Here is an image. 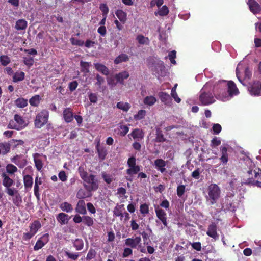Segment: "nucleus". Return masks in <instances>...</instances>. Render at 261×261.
<instances>
[{"instance_id": "nucleus-11", "label": "nucleus", "mask_w": 261, "mask_h": 261, "mask_svg": "<svg viewBox=\"0 0 261 261\" xmlns=\"http://www.w3.org/2000/svg\"><path fill=\"white\" fill-rule=\"evenodd\" d=\"M49 240V235L48 233H45L42 235L36 243L34 247L35 251H38L44 247Z\"/></svg>"}, {"instance_id": "nucleus-63", "label": "nucleus", "mask_w": 261, "mask_h": 261, "mask_svg": "<svg viewBox=\"0 0 261 261\" xmlns=\"http://www.w3.org/2000/svg\"><path fill=\"white\" fill-rule=\"evenodd\" d=\"M35 165L38 171H40L43 167L42 162L40 159H36L34 160Z\"/></svg>"}, {"instance_id": "nucleus-23", "label": "nucleus", "mask_w": 261, "mask_h": 261, "mask_svg": "<svg viewBox=\"0 0 261 261\" xmlns=\"http://www.w3.org/2000/svg\"><path fill=\"white\" fill-rule=\"evenodd\" d=\"M41 227V224L40 222L38 220H35L30 224L29 231L35 236Z\"/></svg>"}, {"instance_id": "nucleus-37", "label": "nucleus", "mask_w": 261, "mask_h": 261, "mask_svg": "<svg viewBox=\"0 0 261 261\" xmlns=\"http://www.w3.org/2000/svg\"><path fill=\"white\" fill-rule=\"evenodd\" d=\"M25 73L23 71L16 72L13 76V81L15 83L23 81L24 79Z\"/></svg>"}, {"instance_id": "nucleus-51", "label": "nucleus", "mask_w": 261, "mask_h": 261, "mask_svg": "<svg viewBox=\"0 0 261 261\" xmlns=\"http://www.w3.org/2000/svg\"><path fill=\"white\" fill-rule=\"evenodd\" d=\"M6 171L10 174H13L17 171V168L12 164H9L6 167Z\"/></svg>"}, {"instance_id": "nucleus-22", "label": "nucleus", "mask_w": 261, "mask_h": 261, "mask_svg": "<svg viewBox=\"0 0 261 261\" xmlns=\"http://www.w3.org/2000/svg\"><path fill=\"white\" fill-rule=\"evenodd\" d=\"M250 11L254 14L258 13L260 11V6L255 0H249L248 2Z\"/></svg>"}, {"instance_id": "nucleus-30", "label": "nucleus", "mask_w": 261, "mask_h": 261, "mask_svg": "<svg viewBox=\"0 0 261 261\" xmlns=\"http://www.w3.org/2000/svg\"><path fill=\"white\" fill-rule=\"evenodd\" d=\"M13 198L12 199L13 202L15 205L17 207H19L21 205L22 200V197L20 194L18 192V191L17 190V192H14V194L13 195Z\"/></svg>"}, {"instance_id": "nucleus-48", "label": "nucleus", "mask_w": 261, "mask_h": 261, "mask_svg": "<svg viewBox=\"0 0 261 261\" xmlns=\"http://www.w3.org/2000/svg\"><path fill=\"white\" fill-rule=\"evenodd\" d=\"M156 101V98L153 96H146L143 100L144 103L148 106L153 105Z\"/></svg>"}, {"instance_id": "nucleus-13", "label": "nucleus", "mask_w": 261, "mask_h": 261, "mask_svg": "<svg viewBox=\"0 0 261 261\" xmlns=\"http://www.w3.org/2000/svg\"><path fill=\"white\" fill-rule=\"evenodd\" d=\"M11 161L18 166L19 168H24L27 164V159L21 155H16L11 159Z\"/></svg>"}, {"instance_id": "nucleus-2", "label": "nucleus", "mask_w": 261, "mask_h": 261, "mask_svg": "<svg viewBox=\"0 0 261 261\" xmlns=\"http://www.w3.org/2000/svg\"><path fill=\"white\" fill-rule=\"evenodd\" d=\"M243 184L261 188V169H249L243 179Z\"/></svg>"}, {"instance_id": "nucleus-56", "label": "nucleus", "mask_w": 261, "mask_h": 261, "mask_svg": "<svg viewBox=\"0 0 261 261\" xmlns=\"http://www.w3.org/2000/svg\"><path fill=\"white\" fill-rule=\"evenodd\" d=\"M96 252L95 250L92 248H90L86 256V259L90 260L94 258L96 256Z\"/></svg>"}, {"instance_id": "nucleus-4", "label": "nucleus", "mask_w": 261, "mask_h": 261, "mask_svg": "<svg viewBox=\"0 0 261 261\" xmlns=\"http://www.w3.org/2000/svg\"><path fill=\"white\" fill-rule=\"evenodd\" d=\"M220 188L216 184H211L208 188V196L206 200L210 201L211 205L215 204L220 196Z\"/></svg>"}, {"instance_id": "nucleus-55", "label": "nucleus", "mask_w": 261, "mask_h": 261, "mask_svg": "<svg viewBox=\"0 0 261 261\" xmlns=\"http://www.w3.org/2000/svg\"><path fill=\"white\" fill-rule=\"evenodd\" d=\"M140 212L144 215L147 214L149 213L148 205L146 203L141 204L140 206Z\"/></svg>"}, {"instance_id": "nucleus-26", "label": "nucleus", "mask_w": 261, "mask_h": 261, "mask_svg": "<svg viewBox=\"0 0 261 261\" xmlns=\"http://www.w3.org/2000/svg\"><path fill=\"white\" fill-rule=\"evenodd\" d=\"M56 218L57 221L61 225H64L68 223L70 217H69L67 214L62 212L58 214V215L57 216Z\"/></svg>"}, {"instance_id": "nucleus-19", "label": "nucleus", "mask_w": 261, "mask_h": 261, "mask_svg": "<svg viewBox=\"0 0 261 261\" xmlns=\"http://www.w3.org/2000/svg\"><path fill=\"white\" fill-rule=\"evenodd\" d=\"M63 118L67 123L71 122L74 118L72 110L70 108H66L63 111Z\"/></svg>"}, {"instance_id": "nucleus-12", "label": "nucleus", "mask_w": 261, "mask_h": 261, "mask_svg": "<svg viewBox=\"0 0 261 261\" xmlns=\"http://www.w3.org/2000/svg\"><path fill=\"white\" fill-rule=\"evenodd\" d=\"M155 212L157 218L162 222L164 227L168 226L167 214L165 211L162 209L158 207L155 208Z\"/></svg>"}, {"instance_id": "nucleus-27", "label": "nucleus", "mask_w": 261, "mask_h": 261, "mask_svg": "<svg viewBox=\"0 0 261 261\" xmlns=\"http://www.w3.org/2000/svg\"><path fill=\"white\" fill-rule=\"evenodd\" d=\"M129 76V73L126 71L121 72L115 75V79L117 82L123 84L124 80L127 79Z\"/></svg>"}, {"instance_id": "nucleus-59", "label": "nucleus", "mask_w": 261, "mask_h": 261, "mask_svg": "<svg viewBox=\"0 0 261 261\" xmlns=\"http://www.w3.org/2000/svg\"><path fill=\"white\" fill-rule=\"evenodd\" d=\"M65 255L67 256L69 258L72 259L73 260H77L79 257L78 253H73L69 251H65Z\"/></svg>"}, {"instance_id": "nucleus-53", "label": "nucleus", "mask_w": 261, "mask_h": 261, "mask_svg": "<svg viewBox=\"0 0 261 261\" xmlns=\"http://www.w3.org/2000/svg\"><path fill=\"white\" fill-rule=\"evenodd\" d=\"M146 111L144 110H139L137 114H135L134 116V119L136 120H140L144 118L146 115Z\"/></svg>"}, {"instance_id": "nucleus-7", "label": "nucleus", "mask_w": 261, "mask_h": 261, "mask_svg": "<svg viewBox=\"0 0 261 261\" xmlns=\"http://www.w3.org/2000/svg\"><path fill=\"white\" fill-rule=\"evenodd\" d=\"M199 101L202 106H207L214 103L215 99L211 92L201 91L199 95Z\"/></svg>"}, {"instance_id": "nucleus-32", "label": "nucleus", "mask_w": 261, "mask_h": 261, "mask_svg": "<svg viewBox=\"0 0 261 261\" xmlns=\"http://www.w3.org/2000/svg\"><path fill=\"white\" fill-rule=\"evenodd\" d=\"M37 180H38V176H37L35 180V185H34V194L37 199L38 200H40V193H39V185L42 184V181L41 179H39V182H37Z\"/></svg>"}, {"instance_id": "nucleus-1", "label": "nucleus", "mask_w": 261, "mask_h": 261, "mask_svg": "<svg viewBox=\"0 0 261 261\" xmlns=\"http://www.w3.org/2000/svg\"><path fill=\"white\" fill-rule=\"evenodd\" d=\"M78 171L81 178L84 182V187L87 191H95L98 189V180L94 175H88L87 172L82 167H79Z\"/></svg>"}, {"instance_id": "nucleus-25", "label": "nucleus", "mask_w": 261, "mask_h": 261, "mask_svg": "<svg viewBox=\"0 0 261 261\" xmlns=\"http://www.w3.org/2000/svg\"><path fill=\"white\" fill-rule=\"evenodd\" d=\"M125 211L124 205H119L118 204L114 207L113 210V215L116 217H119L122 220L123 218V212Z\"/></svg>"}, {"instance_id": "nucleus-46", "label": "nucleus", "mask_w": 261, "mask_h": 261, "mask_svg": "<svg viewBox=\"0 0 261 261\" xmlns=\"http://www.w3.org/2000/svg\"><path fill=\"white\" fill-rule=\"evenodd\" d=\"M165 138L162 133V131L160 128L156 129L155 141L157 142H163L165 141Z\"/></svg>"}, {"instance_id": "nucleus-50", "label": "nucleus", "mask_w": 261, "mask_h": 261, "mask_svg": "<svg viewBox=\"0 0 261 261\" xmlns=\"http://www.w3.org/2000/svg\"><path fill=\"white\" fill-rule=\"evenodd\" d=\"M136 40L140 44H147L149 43V39L147 37H144L143 35H139L136 37Z\"/></svg>"}, {"instance_id": "nucleus-44", "label": "nucleus", "mask_w": 261, "mask_h": 261, "mask_svg": "<svg viewBox=\"0 0 261 261\" xmlns=\"http://www.w3.org/2000/svg\"><path fill=\"white\" fill-rule=\"evenodd\" d=\"M130 105L128 102H118L117 103V108L125 112H127L130 108Z\"/></svg>"}, {"instance_id": "nucleus-54", "label": "nucleus", "mask_w": 261, "mask_h": 261, "mask_svg": "<svg viewBox=\"0 0 261 261\" xmlns=\"http://www.w3.org/2000/svg\"><path fill=\"white\" fill-rule=\"evenodd\" d=\"M99 9L102 13L103 16H107L109 9L106 4H101L99 6Z\"/></svg>"}, {"instance_id": "nucleus-34", "label": "nucleus", "mask_w": 261, "mask_h": 261, "mask_svg": "<svg viewBox=\"0 0 261 261\" xmlns=\"http://www.w3.org/2000/svg\"><path fill=\"white\" fill-rule=\"evenodd\" d=\"M10 148L11 145L9 143L4 142L0 143V149L3 155H5L8 153L10 150Z\"/></svg>"}, {"instance_id": "nucleus-35", "label": "nucleus", "mask_w": 261, "mask_h": 261, "mask_svg": "<svg viewBox=\"0 0 261 261\" xmlns=\"http://www.w3.org/2000/svg\"><path fill=\"white\" fill-rule=\"evenodd\" d=\"M98 157L101 160H103L107 155V150L103 147H99L98 145L96 146Z\"/></svg>"}, {"instance_id": "nucleus-28", "label": "nucleus", "mask_w": 261, "mask_h": 261, "mask_svg": "<svg viewBox=\"0 0 261 261\" xmlns=\"http://www.w3.org/2000/svg\"><path fill=\"white\" fill-rule=\"evenodd\" d=\"M24 186L25 190L31 189L33 185V178L30 175L23 176Z\"/></svg>"}, {"instance_id": "nucleus-62", "label": "nucleus", "mask_w": 261, "mask_h": 261, "mask_svg": "<svg viewBox=\"0 0 261 261\" xmlns=\"http://www.w3.org/2000/svg\"><path fill=\"white\" fill-rule=\"evenodd\" d=\"M70 41L72 45H77L79 46H82L84 44V42L83 41H82L81 40L76 39L74 38H71L70 39Z\"/></svg>"}, {"instance_id": "nucleus-52", "label": "nucleus", "mask_w": 261, "mask_h": 261, "mask_svg": "<svg viewBox=\"0 0 261 261\" xmlns=\"http://www.w3.org/2000/svg\"><path fill=\"white\" fill-rule=\"evenodd\" d=\"M10 62V59L8 56L2 55L0 56V62L3 66H7Z\"/></svg>"}, {"instance_id": "nucleus-31", "label": "nucleus", "mask_w": 261, "mask_h": 261, "mask_svg": "<svg viewBox=\"0 0 261 261\" xmlns=\"http://www.w3.org/2000/svg\"><path fill=\"white\" fill-rule=\"evenodd\" d=\"M129 59V57L127 54H121L115 58L114 62L116 64H118L122 62H127Z\"/></svg>"}, {"instance_id": "nucleus-20", "label": "nucleus", "mask_w": 261, "mask_h": 261, "mask_svg": "<svg viewBox=\"0 0 261 261\" xmlns=\"http://www.w3.org/2000/svg\"><path fill=\"white\" fill-rule=\"evenodd\" d=\"M158 96L161 101L165 105L170 106L172 102V98L169 94L165 92H160Z\"/></svg>"}, {"instance_id": "nucleus-49", "label": "nucleus", "mask_w": 261, "mask_h": 261, "mask_svg": "<svg viewBox=\"0 0 261 261\" xmlns=\"http://www.w3.org/2000/svg\"><path fill=\"white\" fill-rule=\"evenodd\" d=\"M101 176L104 181L107 184H110L114 180V178L110 174H108L106 173L105 172H102L101 173Z\"/></svg>"}, {"instance_id": "nucleus-15", "label": "nucleus", "mask_w": 261, "mask_h": 261, "mask_svg": "<svg viewBox=\"0 0 261 261\" xmlns=\"http://www.w3.org/2000/svg\"><path fill=\"white\" fill-rule=\"evenodd\" d=\"M141 238L140 236L136 237L135 238H127L125 240V245L131 248H136L141 244Z\"/></svg>"}, {"instance_id": "nucleus-61", "label": "nucleus", "mask_w": 261, "mask_h": 261, "mask_svg": "<svg viewBox=\"0 0 261 261\" xmlns=\"http://www.w3.org/2000/svg\"><path fill=\"white\" fill-rule=\"evenodd\" d=\"M129 127L124 125L120 126V134L122 136H125L129 131Z\"/></svg>"}, {"instance_id": "nucleus-36", "label": "nucleus", "mask_w": 261, "mask_h": 261, "mask_svg": "<svg viewBox=\"0 0 261 261\" xmlns=\"http://www.w3.org/2000/svg\"><path fill=\"white\" fill-rule=\"evenodd\" d=\"M60 208L64 212H66L67 213H70L73 210V207L72 205L67 202H64L60 204Z\"/></svg>"}, {"instance_id": "nucleus-18", "label": "nucleus", "mask_w": 261, "mask_h": 261, "mask_svg": "<svg viewBox=\"0 0 261 261\" xmlns=\"http://www.w3.org/2000/svg\"><path fill=\"white\" fill-rule=\"evenodd\" d=\"M220 150L221 153L220 160L223 165H225L228 161V148L225 146H221L220 147Z\"/></svg>"}, {"instance_id": "nucleus-40", "label": "nucleus", "mask_w": 261, "mask_h": 261, "mask_svg": "<svg viewBox=\"0 0 261 261\" xmlns=\"http://www.w3.org/2000/svg\"><path fill=\"white\" fill-rule=\"evenodd\" d=\"M40 96L36 95L29 99V103L33 107H38L40 103Z\"/></svg>"}, {"instance_id": "nucleus-41", "label": "nucleus", "mask_w": 261, "mask_h": 261, "mask_svg": "<svg viewBox=\"0 0 261 261\" xmlns=\"http://www.w3.org/2000/svg\"><path fill=\"white\" fill-rule=\"evenodd\" d=\"M16 106L20 108H23L28 105V100L23 98H18L15 101Z\"/></svg>"}, {"instance_id": "nucleus-42", "label": "nucleus", "mask_w": 261, "mask_h": 261, "mask_svg": "<svg viewBox=\"0 0 261 261\" xmlns=\"http://www.w3.org/2000/svg\"><path fill=\"white\" fill-rule=\"evenodd\" d=\"M140 170V166L129 167V168L126 169V173L127 175H134L138 174Z\"/></svg>"}, {"instance_id": "nucleus-64", "label": "nucleus", "mask_w": 261, "mask_h": 261, "mask_svg": "<svg viewBox=\"0 0 261 261\" xmlns=\"http://www.w3.org/2000/svg\"><path fill=\"white\" fill-rule=\"evenodd\" d=\"M220 144L221 140L219 139L217 137H215L211 140V146L212 147L218 146L220 145Z\"/></svg>"}, {"instance_id": "nucleus-58", "label": "nucleus", "mask_w": 261, "mask_h": 261, "mask_svg": "<svg viewBox=\"0 0 261 261\" xmlns=\"http://www.w3.org/2000/svg\"><path fill=\"white\" fill-rule=\"evenodd\" d=\"M186 187L185 185H181L177 188V195L178 197H181L185 192Z\"/></svg>"}, {"instance_id": "nucleus-38", "label": "nucleus", "mask_w": 261, "mask_h": 261, "mask_svg": "<svg viewBox=\"0 0 261 261\" xmlns=\"http://www.w3.org/2000/svg\"><path fill=\"white\" fill-rule=\"evenodd\" d=\"M169 12V9L166 5L163 6L158 12H155V15H158L161 16H165L168 14Z\"/></svg>"}, {"instance_id": "nucleus-6", "label": "nucleus", "mask_w": 261, "mask_h": 261, "mask_svg": "<svg viewBox=\"0 0 261 261\" xmlns=\"http://www.w3.org/2000/svg\"><path fill=\"white\" fill-rule=\"evenodd\" d=\"M1 176L3 178L2 184L6 188L5 192L9 196H13L14 192H17V189L11 188L14 184V180L5 173H2Z\"/></svg>"}, {"instance_id": "nucleus-9", "label": "nucleus", "mask_w": 261, "mask_h": 261, "mask_svg": "<svg viewBox=\"0 0 261 261\" xmlns=\"http://www.w3.org/2000/svg\"><path fill=\"white\" fill-rule=\"evenodd\" d=\"M14 120L17 124H15L14 126H12L11 123L10 122L8 125L9 128L20 130L25 127L28 124L23 117L18 114H15L14 115Z\"/></svg>"}, {"instance_id": "nucleus-10", "label": "nucleus", "mask_w": 261, "mask_h": 261, "mask_svg": "<svg viewBox=\"0 0 261 261\" xmlns=\"http://www.w3.org/2000/svg\"><path fill=\"white\" fill-rule=\"evenodd\" d=\"M248 89L251 95H259L261 91V82L256 81L249 83Z\"/></svg>"}, {"instance_id": "nucleus-21", "label": "nucleus", "mask_w": 261, "mask_h": 261, "mask_svg": "<svg viewBox=\"0 0 261 261\" xmlns=\"http://www.w3.org/2000/svg\"><path fill=\"white\" fill-rule=\"evenodd\" d=\"M130 135L133 138L137 141L141 140L143 139L144 136V132L139 128L134 129L132 133L128 135Z\"/></svg>"}, {"instance_id": "nucleus-5", "label": "nucleus", "mask_w": 261, "mask_h": 261, "mask_svg": "<svg viewBox=\"0 0 261 261\" xmlns=\"http://www.w3.org/2000/svg\"><path fill=\"white\" fill-rule=\"evenodd\" d=\"M49 112L47 110H42L36 115L34 124L35 127L41 128L46 124L48 120Z\"/></svg>"}, {"instance_id": "nucleus-45", "label": "nucleus", "mask_w": 261, "mask_h": 261, "mask_svg": "<svg viewBox=\"0 0 261 261\" xmlns=\"http://www.w3.org/2000/svg\"><path fill=\"white\" fill-rule=\"evenodd\" d=\"M80 66L81 67V71L82 72L88 73L90 72L89 67L90 66V63L83 61H81Z\"/></svg>"}, {"instance_id": "nucleus-24", "label": "nucleus", "mask_w": 261, "mask_h": 261, "mask_svg": "<svg viewBox=\"0 0 261 261\" xmlns=\"http://www.w3.org/2000/svg\"><path fill=\"white\" fill-rule=\"evenodd\" d=\"M75 210L77 213L85 215L87 213V211L85 207V201L83 200H79L77 202Z\"/></svg>"}, {"instance_id": "nucleus-43", "label": "nucleus", "mask_w": 261, "mask_h": 261, "mask_svg": "<svg viewBox=\"0 0 261 261\" xmlns=\"http://www.w3.org/2000/svg\"><path fill=\"white\" fill-rule=\"evenodd\" d=\"M73 244L76 250L78 251L81 250L84 247V242L81 239H76Z\"/></svg>"}, {"instance_id": "nucleus-29", "label": "nucleus", "mask_w": 261, "mask_h": 261, "mask_svg": "<svg viewBox=\"0 0 261 261\" xmlns=\"http://www.w3.org/2000/svg\"><path fill=\"white\" fill-rule=\"evenodd\" d=\"M94 66L98 71L103 75H108L109 74V70L105 65L100 63H95Z\"/></svg>"}, {"instance_id": "nucleus-47", "label": "nucleus", "mask_w": 261, "mask_h": 261, "mask_svg": "<svg viewBox=\"0 0 261 261\" xmlns=\"http://www.w3.org/2000/svg\"><path fill=\"white\" fill-rule=\"evenodd\" d=\"M83 223L88 226L91 227L94 224V221L92 217L88 216H83Z\"/></svg>"}, {"instance_id": "nucleus-8", "label": "nucleus", "mask_w": 261, "mask_h": 261, "mask_svg": "<svg viewBox=\"0 0 261 261\" xmlns=\"http://www.w3.org/2000/svg\"><path fill=\"white\" fill-rule=\"evenodd\" d=\"M151 70L158 76H164L166 74V68L164 63L161 60L154 61L151 67Z\"/></svg>"}, {"instance_id": "nucleus-39", "label": "nucleus", "mask_w": 261, "mask_h": 261, "mask_svg": "<svg viewBox=\"0 0 261 261\" xmlns=\"http://www.w3.org/2000/svg\"><path fill=\"white\" fill-rule=\"evenodd\" d=\"M27 27V22L24 19H19L16 21L15 28L17 30H25Z\"/></svg>"}, {"instance_id": "nucleus-16", "label": "nucleus", "mask_w": 261, "mask_h": 261, "mask_svg": "<svg viewBox=\"0 0 261 261\" xmlns=\"http://www.w3.org/2000/svg\"><path fill=\"white\" fill-rule=\"evenodd\" d=\"M227 85V91L228 92V97L232 96L233 95H237L239 93V90L237 87L236 84L232 81H228Z\"/></svg>"}, {"instance_id": "nucleus-14", "label": "nucleus", "mask_w": 261, "mask_h": 261, "mask_svg": "<svg viewBox=\"0 0 261 261\" xmlns=\"http://www.w3.org/2000/svg\"><path fill=\"white\" fill-rule=\"evenodd\" d=\"M217 226L215 222H213L208 225L206 234L216 240L219 238V234L217 232Z\"/></svg>"}, {"instance_id": "nucleus-60", "label": "nucleus", "mask_w": 261, "mask_h": 261, "mask_svg": "<svg viewBox=\"0 0 261 261\" xmlns=\"http://www.w3.org/2000/svg\"><path fill=\"white\" fill-rule=\"evenodd\" d=\"M23 63L28 67L32 66L34 64V60L32 57H24Z\"/></svg>"}, {"instance_id": "nucleus-57", "label": "nucleus", "mask_w": 261, "mask_h": 261, "mask_svg": "<svg viewBox=\"0 0 261 261\" xmlns=\"http://www.w3.org/2000/svg\"><path fill=\"white\" fill-rule=\"evenodd\" d=\"M168 57H169V59H170V62L172 64H176V61L175 60V59L176 57V52L175 50H174L170 51L169 53Z\"/></svg>"}, {"instance_id": "nucleus-17", "label": "nucleus", "mask_w": 261, "mask_h": 261, "mask_svg": "<svg viewBox=\"0 0 261 261\" xmlns=\"http://www.w3.org/2000/svg\"><path fill=\"white\" fill-rule=\"evenodd\" d=\"M154 165L155 168L162 173L166 172V169L165 166L166 165V162L162 159H158L154 162Z\"/></svg>"}, {"instance_id": "nucleus-3", "label": "nucleus", "mask_w": 261, "mask_h": 261, "mask_svg": "<svg viewBox=\"0 0 261 261\" xmlns=\"http://www.w3.org/2000/svg\"><path fill=\"white\" fill-rule=\"evenodd\" d=\"M214 94L217 99L226 101L228 99L227 85L225 81L220 82L214 89Z\"/></svg>"}, {"instance_id": "nucleus-33", "label": "nucleus", "mask_w": 261, "mask_h": 261, "mask_svg": "<svg viewBox=\"0 0 261 261\" xmlns=\"http://www.w3.org/2000/svg\"><path fill=\"white\" fill-rule=\"evenodd\" d=\"M115 14L121 22L124 23L126 21L127 14L122 10H117Z\"/></svg>"}]
</instances>
